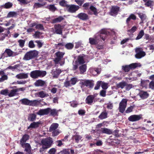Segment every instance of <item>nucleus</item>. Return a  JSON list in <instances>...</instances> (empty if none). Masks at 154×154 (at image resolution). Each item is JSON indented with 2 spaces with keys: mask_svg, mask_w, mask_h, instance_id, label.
<instances>
[{
  "mask_svg": "<svg viewBox=\"0 0 154 154\" xmlns=\"http://www.w3.org/2000/svg\"><path fill=\"white\" fill-rule=\"evenodd\" d=\"M46 74V72L45 71L36 70L31 71L30 75L32 78L37 79L39 77L42 78L44 77Z\"/></svg>",
  "mask_w": 154,
  "mask_h": 154,
  "instance_id": "obj_1",
  "label": "nucleus"
},
{
  "mask_svg": "<svg viewBox=\"0 0 154 154\" xmlns=\"http://www.w3.org/2000/svg\"><path fill=\"white\" fill-rule=\"evenodd\" d=\"M38 54V52L36 50L30 51L25 54L23 58V60L26 61L32 60L36 57Z\"/></svg>",
  "mask_w": 154,
  "mask_h": 154,
  "instance_id": "obj_2",
  "label": "nucleus"
},
{
  "mask_svg": "<svg viewBox=\"0 0 154 154\" xmlns=\"http://www.w3.org/2000/svg\"><path fill=\"white\" fill-rule=\"evenodd\" d=\"M59 125L57 123H53L50 126L49 131L52 132V136L54 137L58 135L60 133L59 130L57 129Z\"/></svg>",
  "mask_w": 154,
  "mask_h": 154,
  "instance_id": "obj_3",
  "label": "nucleus"
},
{
  "mask_svg": "<svg viewBox=\"0 0 154 154\" xmlns=\"http://www.w3.org/2000/svg\"><path fill=\"white\" fill-rule=\"evenodd\" d=\"M53 141L51 138H46L42 139L41 141L42 148L43 149H47L50 147Z\"/></svg>",
  "mask_w": 154,
  "mask_h": 154,
  "instance_id": "obj_4",
  "label": "nucleus"
},
{
  "mask_svg": "<svg viewBox=\"0 0 154 154\" xmlns=\"http://www.w3.org/2000/svg\"><path fill=\"white\" fill-rule=\"evenodd\" d=\"M20 102L22 104L25 105L35 106L39 103L37 100H30L27 98H23L20 100Z\"/></svg>",
  "mask_w": 154,
  "mask_h": 154,
  "instance_id": "obj_5",
  "label": "nucleus"
},
{
  "mask_svg": "<svg viewBox=\"0 0 154 154\" xmlns=\"http://www.w3.org/2000/svg\"><path fill=\"white\" fill-rule=\"evenodd\" d=\"M120 8L117 5H112L111 6L109 14L111 16L116 17L119 11Z\"/></svg>",
  "mask_w": 154,
  "mask_h": 154,
  "instance_id": "obj_6",
  "label": "nucleus"
},
{
  "mask_svg": "<svg viewBox=\"0 0 154 154\" xmlns=\"http://www.w3.org/2000/svg\"><path fill=\"white\" fill-rule=\"evenodd\" d=\"M80 84L81 85L82 87L85 86L90 88H92L94 85L92 80H82L80 82Z\"/></svg>",
  "mask_w": 154,
  "mask_h": 154,
  "instance_id": "obj_7",
  "label": "nucleus"
},
{
  "mask_svg": "<svg viewBox=\"0 0 154 154\" xmlns=\"http://www.w3.org/2000/svg\"><path fill=\"white\" fill-rule=\"evenodd\" d=\"M136 54L135 55V57L137 59H140L144 57L146 55V53L143 51L141 48H137L135 49Z\"/></svg>",
  "mask_w": 154,
  "mask_h": 154,
  "instance_id": "obj_8",
  "label": "nucleus"
},
{
  "mask_svg": "<svg viewBox=\"0 0 154 154\" xmlns=\"http://www.w3.org/2000/svg\"><path fill=\"white\" fill-rule=\"evenodd\" d=\"M65 54V53L60 51H58L56 52L55 55L56 57L54 60L55 64H58L59 62L63 58V56Z\"/></svg>",
  "mask_w": 154,
  "mask_h": 154,
  "instance_id": "obj_9",
  "label": "nucleus"
},
{
  "mask_svg": "<svg viewBox=\"0 0 154 154\" xmlns=\"http://www.w3.org/2000/svg\"><path fill=\"white\" fill-rule=\"evenodd\" d=\"M138 63H132L128 65H126L122 66V69L125 72H129L130 69H134L138 66Z\"/></svg>",
  "mask_w": 154,
  "mask_h": 154,
  "instance_id": "obj_10",
  "label": "nucleus"
},
{
  "mask_svg": "<svg viewBox=\"0 0 154 154\" xmlns=\"http://www.w3.org/2000/svg\"><path fill=\"white\" fill-rule=\"evenodd\" d=\"M78 81V79L76 77H73L71 78L70 81L66 80L64 82V86L66 87L71 86L72 85H75Z\"/></svg>",
  "mask_w": 154,
  "mask_h": 154,
  "instance_id": "obj_11",
  "label": "nucleus"
},
{
  "mask_svg": "<svg viewBox=\"0 0 154 154\" xmlns=\"http://www.w3.org/2000/svg\"><path fill=\"white\" fill-rule=\"evenodd\" d=\"M14 52L10 49L6 48L4 52L2 54L1 57L2 58H4L8 57H13L14 56Z\"/></svg>",
  "mask_w": 154,
  "mask_h": 154,
  "instance_id": "obj_12",
  "label": "nucleus"
},
{
  "mask_svg": "<svg viewBox=\"0 0 154 154\" xmlns=\"http://www.w3.org/2000/svg\"><path fill=\"white\" fill-rule=\"evenodd\" d=\"M67 8H68V11L71 13L75 12L79 8V6L74 5H68Z\"/></svg>",
  "mask_w": 154,
  "mask_h": 154,
  "instance_id": "obj_13",
  "label": "nucleus"
},
{
  "mask_svg": "<svg viewBox=\"0 0 154 154\" xmlns=\"http://www.w3.org/2000/svg\"><path fill=\"white\" fill-rule=\"evenodd\" d=\"M100 38L99 36L94 38L90 37L89 39V43L92 45H96L99 43L100 41Z\"/></svg>",
  "mask_w": 154,
  "mask_h": 154,
  "instance_id": "obj_14",
  "label": "nucleus"
},
{
  "mask_svg": "<svg viewBox=\"0 0 154 154\" xmlns=\"http://www.w3.org/2000/svg\"><path fill=\"white\" fill-rule=\"evenodd\" d=\"M54 28L55 29L54 33L58 34H62V28L60 24H55L54 25Z\"/></svg>",
  "mask_w": 154,
  "mask_h": 154,
  "instance_id": "obj_15",
  "label": "nucleus"
},
{
  "mask_svg": "<svg viewBox=\"0 0 154 154\" xmlns=\"http://www.w3.org/2000/svg\"><path fill=\"white\" fill-rule=\"evenodd\" d=\"M141 118V116L140 115H133L129 116L128 118V120L131 122H133L140 120Z\"/></svg>",
  "mask_w": 154,
  "mask_h": 154,
  "instance_id": "obj_16",
  "label": "nucleus"
},
{
  "mask_svg": "<svg viewBox=\"0 0 154 154\" xmlns=\"http://www.w3.org/2000/svg\"><path fill=\"white\" fill-rule=\"evenodd\" d=\"M77 17L80 20L85 21L89 19L88 15L85 13H81L78 14Z\"/></svg>",
  "mask_w": 154,
  "mask_h": 154,
  "instance_id": "obj_17",
  "label": "nucleus"
},
{
  "mask_svg": "<svg viewBox=\"0 0 154 154\" xmlns=\"http://www.w3.org/2000/svg\"><path fill=\"white\" fill-rule=\"evenodd\" d=\"M37 114L40 116L48 115L49 114V108L40 109L37 112Z\"/></svg>",
  "mask_w": 154,
  "mask_h": 154,
  "instance_id": "obj_18",
  "label": "nucleus"
},
{
  "mask_svg": "<svg viewBox=\"0 0 154 154\" xmlns=\"http://www.w3.org/2000/svg\"><path fill=\"white\" fill-rule=\"evenodd\" d=\"M46 84L45 82L41 79H38L35 81L34 85L36 87L44 86Z\"/></svg>",
  "mask_w": 154,
  "mask_h": 154,
  "instance_id": "obj_19",
  "label": "nucleus"
},
{
  "mask_svg": "<svg viewBox=\"0 0 154 154\" xmlns=\"http://www.w3.org/2000/svg\"><path fill=\"white\" fill-rule=\"evenodd\" d=\"M23 148H25V150L27 152V154H30L31 153V147L30 144L28 143H26L21 145Z\"/></svg>",
  "mask_w": 154,
  "mask_h": 154,
  "instance_id": "obj_20",
  "label": "nucleus"
},
{
  "mask_svg": "<svg viewBox=\"0 0 154 154\" xmlns=\"http://www.w3.org/2000/svg\"><path fill=\"white\" fill-rule=\"evenodd\" d=\"M41 124V122L40 121H38L36 122H33L30 124V125L28 127L27 129H29L30 128H37L39 127Z\"/></svg>",
  "mask_w": 154,
  "mask_h": 154,
  "instance_id": "obj_21",
  "label": "nucleus"
},
{
  "mask_svg": "<svg viewBox=\"0 0 154 154\" xmlns=\"http://www.w3.org/2000/svg\"><path fill=\"white\" fill-rule=\"evenodd\" d=\"M100 35L99 37L101 39H102L103 41H104L106 38L107 32L104 29H102L100 31Z\"/></svg>",
  "mask_w": 154,
  "mask_h": 154,
  "instance_id": "obj_22",
  "label": "nucleus"
},
{
  "mask_svg": "<svg viewBox=\"0 0 154 154\" xmlns=\"http://www.w3.org/2000/svg\"><path fill=\"white\" fill-rule=\"evenodd\" d=\"M131 19L133 20L136 19V16L133 14H131L126 20V24L127 26H129V22Z\"/></svg>",
  "mask_w": 154,
  "mask_h": 154,
  "instance_id": "obj_23",
  "label": "nucleus"
},
{
  "mask_svg": "<svg viewBox=\"0 0 154 154\" xmlns=\"http://www.w3.org/2000/svg\"><path fill=\"white\" fill-rule=\"evenodd\" d=\"M139 94L140 97L142 99L146 98L149 96V94L146 91H140L139 93Z\"/></svg>",
  "mask_w": 154,
  "mask_h": 154,
  "instance_id": "obj_24",
  "label": "nucleus"
},
{
  "mask_svg": "<svg viewBox=\"0 0 154 154\" xmlns=\"http://www.w3.org/2000/svg\"><path fill=\"white\" fill-rule=\"evenodd\" d=\"M60 110H56L55 109H51L50 108H49V113H50V115L54 116H58V112L60 111Z\"/></svg>",
  "mask_w": 154,
  "mask_h": 154,
  "instance_id": "obj_25",
  "label": "nucleus"
},
{
  "mask_svg": "<svg viewBox=\"0 0 154 154\" xmlns=\"http://www.w3.org/2000/svg\"><path fill=\"white\" fill-rule=\"evenodd\" d=\"M64 18L62 16H59L58 17L53 19L52 20L51 23H60L64 20Z\"/></svg>",
  "mask_w": 154,
  "mask_h": 154,
  "instance_id": "obj_26",
  "label": "nucleus"
},
{
  "mask_svg": "<svg viewBox=\"0 0 154 154\" xmlns=\"http://www.w3.org/2000/svg\"><path fill=\"white\" fill-rule=\"evenodd\" d=\"M79 67L80 73L83 74L86 71L87 69V65L85 64H82Z\"/></svg>",
  "mask_w": 154,
  "mask_h": 154,
  "instance_id": "obj_27",
  "label": "nucleus"
},
{
  "mask_svg": "<svg viewBox=\"0 0 154 154\" xmlns=\"http://www.w3.org/2000/svg\"><path fill=\"white\" fill-rule=\"evenodd\" d=\"M94 96L93 95H90L88 96L86 99V102L88 104H90L93 102Z\"/></svg>",
  "mask_w": 154,
  "mask_h": 154,
  "instance_id": "obj_28",
  "label": "nucleus"
},
{
  "mask_svg": "<svg viewBox=\"0 0 154 154\" xmlns=\"http://www.w3.org/2000/svg\"><path fill=\"white\" fill-rule=\"evenodd\" d=\"M75 61H77V63L79 65L84 64L85 62L83 57L81 55L78 57Z\"/></svg>",
  "mask_w": 154,
  "mask_h": 154,
  "instance_id": "obj_29",
  "label": "nucleus"
},
{
  "mask_svg": "<svg viewBox=\"0 0 154 154\" xmlns=\"http://www.w3.org/2000/svg\"><path fill=\"white\" fill-rule=\"evenodd\" d=\"M16 77L18 79H26L28 78V73H20L16 75Z\"/></svg>",
  "mask_w": 154,
  "mask_h": 154,
  "instance_id": "obj_30",
  "label": "nucleus"
},
{
  "mask_svg": "<svg viewBox=\"0 0 154 154\" xmlns=\"http://www.w3.org/2000/svg\"><path fill=\"white\" fill-rule=\"evenodd\" d=\"M29 137V136L27 134L24 135L20 140V144L21 145L25 143L26 140H28Z\"/></svg>",
  "mask_w": 154,
  "mask_h": 154,
  "instance_id": "obj_31",
  "label": "nucleus"
},
{
  "mask_svg": "<svg viewBox=\"0 0 154 154\" xmlns=\"http://www.w3.org/2000/svg\"><path fill=\"white\" fill-rule=\"evenodd\" d=\"M13 4L12 3L8 2L6 3L4 5L1 6V7L4 8L9 9L12 7Z\"/></svg>",
  "mask_w": 154,
  "mask_h": 154,
  "instance_id": "obj_32",
  "label": "nucleus"
},
{
  "mask_svg": "<svg viewBox=\"0 0 154 154\" xmlns=\"http://www.w3.org/2000/svg\"><path fill=\"white\" fill-rule=\"evenodd\" d=\"M126 82L125 81H122L117 84L116 85V87L117 88H123L126 85Z\"/></svg>",
  "mask_w": 154,
  "mask_h": 154,
  "instance_id": "obj_33",
  "label": "nucleus"
},
{
  "mask_svg": "<svg viewBox=\"0 0 154 154\" xmlns=\"http://www.w3.org/2000/svg\"><path fill=\"white\" fill-rule=\"evenodd\" d=\"M17 15V13L15 11H10L8 14L6 18L15 17Z\"/></svg>",
  "mask_w": 154,
  "mask_h": 154,
  "instance_id": "obj_34",
  "label": "nucleus"
},
{
  "mask_svg": "<svg viewBox=\"0 0 154 154\" xmlns=\"http://www.w3.org/2000/svg\"><path fill=\"white\" fill-rule=\"evenodd\" d=\"M137 14L140 19L141 20L142 22L146 19L147 16L145 14L142 13H137Z\"/></svg>",
  "mask_w": 154,
  "mask_h": 154,
  "instance_id": "obj_35",
  "label": "nucleus"
},
{
  "mask_svg": "<svg viewBox=\"0 0 154 154\" xmlns=\"http://www.w3.org/2000/svg\"><path fill=\"white\" fill-rule=\"evenodd\" d=\"M38 96L41 98H44L48 96V94H46L44 91H41L38 93Z\"/></svg>",
  "mask_w": 154,
  "mask_h": 154,
  "instance_id": "obj_36",
  "label": "nucleus"
},
{
  "mask_svg": "<svg viewBox=\"0 0 154 154\" xmlns=\"http://www.w3.org/2000/svg\"><path fill=\"white\" fill-rule=\"evenodd\" d=\"M101 131L102 133L110 134L112 133V131L109 129L106 128H101Z\"/></svg>",
  "mask_w": 154,
  "mask_h": 154,
  "instance_id": "obj_37",
  "label": "nucleus"
},
{
  "mask_svg": "<svg viewBox=\"0 0 154 154\" xmlns=\"http://www.w3.org/2000/svg\"><path fill=\"white\" fill-rule=\"evenodd\" d=\"M61 72L60 69H56V70L53 72V77L55 78H57Z\"/></svg>",
  "mask_w": 154,
  "mask_h": 154,
  "instance_id": "obj_38",
  "label": "nucleus"
},
{
  "mask_svg": "<svg viewBox=\"0 0 154 154\" xmlns=\"http://www.w3.org/2000/svg\"><path fill=\"white\" fill-rule=\"evenodd\" d=\"M107 113L105 111L102 112L100 115L99 116L98 118L101 119H103L107 117Z\"/></svg>",
  "mask_w": 154,
  "mask_h": 154,
  "instance_id": "obj_39",
  "label": "nucleus"
},
{
  "mask_svg": "<svg viewBox=\"0 0 154 154\" xmlns=\"http://www.w3.org/2000/svg\"><path fill=\"white\" fill-rule=\"evenodd\" d=\"M36 118V116L34 114H31L28 117V120L31 122L34 121Z\"/></svg>",
  "mask_w": 154,
  "mask_h": 154,
  "instance_id": "obj_40",
  "label": "nucleus"
},
{
  "mask_svg": "<svg viewBox=\"0 0 154 154\" xmlns=\"http://www.w3.org/2000/svg\"><path fill=\"white\" fill-rule=\"evenodd\" d=\"M144 32L143 30H141L139 32L137 36L136 37V39L139 40L144 35Z\"/></svg>",
  "mask_w": 154,
  "mask_h": 154,
  "instance_id": "obj_41",
  "label": "nucleus"
},
{
  "mask_svg": "<svg viewBox=\"0 0 154 154\" xmlns=\"http://www.w3.org/2000/svg\"><path fill=\"white\" fill-rule=\"evenodd\" d=\"M17 91V89H13L9 93H8V95L9 97L14 96L16 94V93Z\"/></svg>",
  "mask_w": 154,
  "mask_h": 154,
  "instance_id": "obj_42",
  "label": "nucleus"
},
{
  "mask_svg": "<svg viewBox=\"0 0 154 154\" xmlns=\"http://www.w3.org/2000/svg\"><path fill=\"white\" fill-rule=\"evenodd\" d=\"M65 47L68 50H71L74 47V45L71 43H69L65 44Z\"/></svg>",
  "mask_w": 154,
  "mask_h": 154,
  "instance_id": "obj_43",
  "label": "nucleus"
},
{
  "mask_svg": "<svg viewBox=\"0 0 154 154\" xmlns=\"http://www.w3.org/2000/svg\"><path fill=\"white\" fill-rule=\"evenodd\" d=\"M90 10L93 12V14L95 15H97L98 14L97 9L93 5H91L90 8Z\"/></svg>",
  "mask_w": 154,
  "mask_h": 154,
  "instance_id": "obj_44",
  "label": "nucleus"
},
{
  "mask_svg": "<svg viewBox=\"0 0 154 154\" xmlns=\"http://www.w3.org/2000/svg\"><path fill=\"white\" fill-rule=\"evenodd\" d=\"M59 5L63 7H67L68 5L67 4V2L65 0H62L59 2Z\"/></svg>",
  "mask_w": 154,
  "mask_h": 154,
  "instance_id": "obj_45",
  "label": "nucleus"
},
{
  "mask_svg": "<svg viewBox=\"0 0 154 154\" xmlns=\"http://www.w3.org/2000/svg\"><path fill=\"white\" fill-rule=\"evenodd\" d=\"M149 82V80H142L141 81V85L142 86L144 87H146Z\"/></svg>",
  "mask_w": 154,
  "mask_h": 154,
  "instance_id": "obj_46",
  "label": "nucleus"
},
{
  "mask_svg": "<svg viewBox=\"0 0 154 154\" xmlns=\"http://www.w3.org/2000/svg\"><path fill=\"white\" fill-rule=\"evenodd\" d=\"M82 137L81 136L78 135H75L73 136L72 137L73 139L75 140V142L78 143L80 140L82 138Z\"/></svg>",
  "mask_w": 154,
  "mask_h": 154,
  "instance_id": "obj_47",
  "label": "nucleus"
},
{
  "mask_svg": "<svg viewBox=\"0 0 154 154\" xmlns=\"http://www.w3.org/2000/svg\"><path fill=\"white\" fill-rule=\"evenodd\" d=\"M128 100L126 99H123L120 102L119 106H126Z\"/></svg>",
  "mask_w": 154,
  "mask_h": 154,
  "instance_id": "obj_48",
  "label": "nucleus"
},
{
  "mask_svg": "<svg viewBox=\"0 0 154 154\" xmlns=\"http://www.w3.org/2000/svg\"><path fill=\"white\" fill-rule=\"evenodd\" d=\"M63 46H65V43L64 42L60 43L57 44L55 45V48L58 49H60L61 47Z\"/></svg>",
  "mask_w": 154,
  "mask_h": 154,
  "instance_id": "obj_49",
  "label": "nucleus"
},
{
  "mask_svg": "<svg viewBox=\"0 0 154 154\" xmlns=\"http://www.w3.org/2000/svg\"><path fill=\"white\" fill-rule=\"evenodd\" d=\"M20 66L19 64H16L13 66H9L7 68V69H12L13 71L14 70L17 69L20 67Z\"/></svg>",
  "mask_w": 154,
  "mask_h": 154,
  "instance_id": "obj_50",
  "label": "nucleus"
},
{
  "mask_svg": "<svg viewBox=\"0 0 154 154\" xmlns=\"http://www.w3.org/2000/svg\"><path fill=\"white\" fill-rule=\"evenodd\" d=\"M48 9L50 11L53 12H54L57 10V8L54 5H50L48 7Z\"/></svg>",
  "mask_w": 154,
  "mask_h": 154,
  "instance_id": "obj_51",
  "label": "nucleus"
},
{
  "mask_svg": "<svg viewBox=\"0 0 154 154\" xmlns=\"http://www.w3.org/2000/svg\"><path fill=\"white\" fill-rule=\"evenodd\" d=\"M108 84L107 83L104 82H101V86L102 88L104 90L108 88Z\"/></svg>",
  "mask_w": 154,
  "mask_h": 154,
  "instance_id": "obj_52",
  "label": "nucleus"
},
{
  "mask_svg": "<svg viewBox=\"0 0 154 154\" xmlns=\"http://www.w3.org/2000/svg\"><path fill=\"white\" fill-rule=\"evenodd\" d=\"M18 42L19 43V45L20 47L22 48L24 46L25 40L22 39H20L18 41Z\"/></svg>",
  "mask_w": 154,
  "mask_h": 154,
  "instance_id": "obj_53",
  "label": "nucleus"
},
{
  "mask_svg": "<svg viewBox=\"0 0 154 154\" xmlns=\"http://www.w3.org/2000/svg\"><path fill=\"white\" fill-rule=\"evenodd\" d=\"M0 94L3 95L7 96L8 95V89L2 90L1 91Z\"/></svg>",
  "mask_w": 154,
  "mask_h": 154,
  "instance_id": "obj_54",
  "label": "nucleus"
},
{
  "mask_svg": "<svg viewBox=\"0 0 154 154\" xmlns=\"http://www.w3.org/2000/svg\"><path fill=\"white\" fill-rule=\"evenodd\" d=\"M35 28L37 29L41 30H44V29L43 25L41 24H37V23L35 27Z\"/></svg>",
  "mask_w": 154,
  "mask_h": 154,
  "instance_id": "obj_55",
  "label": "nucleus"
},
{
  "mask_svg": "<svg viewBox=\"0 0 154 154\" xmlns=\"http://www.w3.org/2000/svg\"><path fill=\"white\" fill-rule=\"evenodd\" d=\"M79 65L77 61L75 62L74 64H73L72 69L73 71L76 70L78 67Z\"/></svg>",
  "mask_w": 154,
  "mask_h": 154,
  "instance_id": "obj_56",
  "label": "nucleus"
},
{
  "mask_svg": "<svg viewBox=\"0 0 154 154\" xmlns=\"http://www.w3.org/2000/svg\"><path fill=\"white\" fill-rule=\"evenodd\" d=\"M152 2L153 1L149 0L146 2V3L144 4V5L146 6L151 7L152 6Z\"/></svg>",
  "mask_w": 154,
  "mask_h": 154,
  "instance_id": "obj_57",
  "label": "nucleus"
},
{
  "mask_svg": "<svg viewBox=\"0 0 154 154\" xmlns=\"http://www.w3.org/2000/svg\"><path fill=\"white\" fill-rule=\"evenodd\" d=\"M101 81H98L94 89L95 90H98L100 88V85H101Z\"/></svg>",
  "mask_w": 154,
  "mask_h": 154,
  "instance_id": "obj_58",
  "label": "nucleus"
},
{
  "mask_svg": "<svg viewBox=\"0 0 154 154\" xmlns=\"http://www.w3.org/2000/svg\"><path fill=\"white\" fill-rule=\"evenodd\" d=\"M96 48L98 50H101L103 49L104 48V45H100L98 43L96 45Z\"/></svg>",
  "mask_w": 154,
  "mask_h": 154,
  "instance_id": "obj_59",
  "label": "nucleus"
},
{
  "mask_svg": "<svg viewBox=\"0 0 154 154\" xmlns=\"http://www.w3.org/2000/svg\"><path fill=\"white\" fill-rule=\"evenodd\" d=\"M75 1L80 6H81L84 2V0H75Z\"/></svg>",
  "mask_w": 154,
  "mask_h": 154,
  "instance_id": "obj_60",
  "label": "nucleus"
},
{
  "mask_svg": "<svg viewBox=\"0 0 154 154\" xmlns=\"http://www.w3.org/2000/svg\"><path fill=\"white\" fill-rule=\"evenodd\" d=\"M126 85L125 86V89L126 91H129L131 88H132V84H128L126 82Z\"/></svg>",
  "mask_w": 154,
  "mask_h": 154,
  "instance_id": "obj_61",
  "label": "nucleus"
},
{
  "mask_svg": "<svg viewBox=\"0 0 154 154\" xmlns=\"http://www.w3.org/2000/svg\"><path fill=\"white\" fill-rule=\"evenodd\" d=\"M29 47L30 48H34L35 47L33 41L32 40L30 41L29 43Z\"/></svg>",
  "mask_w": 154,
  "mask_h": 154,
  "instance_id": "obj_62",
  "label": "nucleus"
},
{
  "mask_svg": "<svg viewBox=\"0 0 154 154\" xmlns=\"http://www.w3.org/2000/svg\"><path fill=\"white\" fill-rule=\"evenodd\" d=\"M149 88L154 90V81H151L149 84Z\"/></svg>",
  "mask_w": 154,
  "mask_h": 154,
  "instance_id": "obj_63",
  "label": "nucleus"
},
{
  "mask_svg": "<svg viewBox=\"0 0 154 154\" xmlns=\"http://www.w3.org/2000/svg\"><path fill=\"white\" fill-rule=\"evenodd\" d=\"M40 35L41 33L38 31H37L35 32L34 35L35 38H39Z\"/></svg>",
  "mask_w": 154,
  "mask_h": 154,
  "instance_id": "obj_64",
  "label": "nucleus"
}]
</instances>
